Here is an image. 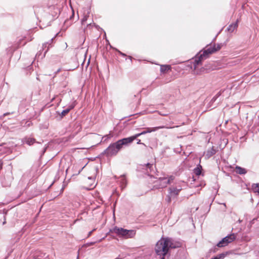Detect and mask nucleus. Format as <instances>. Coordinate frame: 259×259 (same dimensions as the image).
I'll use <instances>...</instances> for the list:
<instances>
[{
    "instance_id": "f257e3e1",
    "label": "nucleus",
    "mask_w": 259,
    "mask_h": 259,
    "mask_svg": "<svg viewBox=\"0 0 259 259\" xmlns=\"http://www.w3.org/2000/svg\"><path fill=\"white\" fill-rule=\"evenodd\" d=\"M179 246V243L175 242L172 238L162 237L157 242L155 250L157 255L162 256L160 259H165L164 256L170 248H176Z\"/></svg>"
},
{
    "instance_id": "f03ea898",
    "label": "nucleus",
    "mask_w": 259,
    "mask_h": 259,
    "mask_svg": "<svg viewBox=\"0 0 259 259\" xmlns=\"http://www.w3.org/2000/svg\"><path fill=\"white\" fill-rule=\"evenodd\" d=\"M201 52H200L196 56L195 61L194 62V73L197 75H200L204 73L207 72V69L204 67L199 68V65L201 63V62L206 59V58H200V56L201 55Z\"/></svg>"
},
{
    "instance_id": "7ed1b4c3",
    "label": "nucleus",
    "mask_w": 259,
    "mask_h": 259,
    "mask_svg": "<svg viewBox=\"0 0 259 259\" xmlns=\"http://www.w3.org/2000/svg\"><path fill=\"white\" fill-rule=\"evenodd\" d=\"M114 232L119 237H123L125 238H133L136 234L135 231L132 230H126L122 228L115 227Z\"/></svg>"
},
{
    "instance_id": "20e7f679",
    "label": "nucleus",
    "mask_w": 259,
    "mask_h": 259,
    "mask_svg": "<svg viewBox=\"0 0 259 259\" xmlns=\"http://www.w3.org/2000/svg\"><path fill=\"white\" fill-rule=\"evenodd\" d=\"M222 47V44H214L212 47L210 46L203 51H201L202 54L200 56V58H207L210 54L220 50Z\"/></svg>"
},
{
    "instance_id": "39448f33",
    "label": "nucleus",
    "mask_w": 259,
    "mask_h": 259,
    "mask_svg": "<svg viewBox=\"0 0 259 259\" xmlns=\"http://www.w3.org/2000/svg\"><path fill=\"white\" fill-rule=\"evenodd\" d=\"M121 150L117 141L111 144L104 151V153L108 156L116 155L119 151Z\"/></svg>"
},
{
    "instance_id": "423d86ee",
    "label": "nucleus",
    "mask_w": 259,
    "mask_h": 259,
    "mask_svg": "<svg viewBox=\"0 0 259 259\" xmlns=\"http://www.w3.org/2000/svg\"><path fill=\"white\" fill-rule=\"evenodd\" d=\"M174 180V177L170 176L167 177H163L159 178L156 182L158 188H163L167 186L168 184H170Z\"/></svg>"
},
{
    "instance_id": "0eeeda50",
    "label": "nucleus",
    "mask_w": 259,
    "mask_h": 259,
    "mask_svg": "<svg viewBox=\"0 0 259 259\" xmlns=\"http://www.w3.org/2000/svg\"><path fill=\"white\" fill-rule=\"evenodd\" d=\"M236 238V235L233 233L230 234L222 239L217 245L219 247L227 246L229 243L232 242Z\"/></svg>"
},
{
    "instance_id": "6e6552de",
    "label": "nucleus",
    "mask_w": 259,
    "mask_h": 259,
    "mask_svg": "<svg viewBox=\"0 0 259 259\" xmlns=\"http://www.w3.org/2000/svg\"><path fill=\"white\" fill-rule=\"evenodd\" d=\"M177 127H179V126L177 125V126H167V125H164V126H160L154 127H152V128L147 127L146 128L145 131H143L142 132V134L143 135H145V134H146L147 133H151L152 132H155V131H157L158 129H161V128H172Z\"/></svg>"
},
{
    "instance_id": "1a4fd4ad",
    "label": "nucleus",
    "mask_w": 259,
    "mask_h": 259,
    "mask_svg": "<svg viewBox=\"0 0 259 259\" xmlns=\"http://www.w3.org/2000/svg\"><path fill=\"white\" fill-rule=\"evenodd\" d=\"M133 141L134 140H133L132 138L130 137L118 140L117 143L121 149L123 146H127L131 144Z\"/></svg>"
},
{
    "instance_id": "9d476101",
    "label": "nucleus",
    "mask_w": 259,
    "mask_h": 259,
    "mask_svg": "<svg viewBox=\"0 0 259 259\" xmlns=\"http://www.w3.org/2000/svg\"><path fill=\"white\" fill-rule=\"evenodd\" d=\"M152 167V164L148 163L147 164H145L144 165H141L139 167V168H142L143 169H145V171H144V172H145L146 174L149 175L151 171V168Z\"/></svg>"
},
{
    "instance_id": "9b49d317",
    "label": "nucleus",
    "mask_w": 259,
    "mask_h": 259,
    "mask_svg": "<svg viewBox=\"0 0 259 259\" xmlns=\"http://www.w3.org/2000/svg\"><path fill=\"white\" fill-rule=\"evenodd\" d=\"M182 190L181 187H170L169 188V193L171 196H176Z\"/></svg>"
},
{
    "instance_id": "f8f14e48",
    "label": "nucleus",
    "mask_w": 259,
    "mask_h": 259,
    "mask_svg": "<svg viewBox=\"0 0 259 259\" xmlns=\"http://www.w3.org/2000/svg\"><path fill=\"white\" fill-rule=\"evenodd\" d=\"M217 152L216 150L214 148V147H212L210 149H208L204 153V156L206 158L208 159Z\"/></svg>"
},
{
    "instance_id": "ddd939ff",
    "label": "nucleus",
    "mask_w": 259,
    "mask_h": 259,
    "mask_svg": "<svg viewBox=\"0 0 259 259\" xmlns=\"http://www.w3.org/2000/svg\"><path fill=\"white\" fill-rule=\"evenodd\" d=\"M238 20H237L236 22L230 24L227 28L228 31L230 32H233L238 27Z\"/></svg>"
},
{
    "instance_id": "4468645a",
    "label": "nucleus",
    "mask_w": 259,
    "mask_h": 259,
    "mask_svg": "<svg viewBox=\"0 0 259 259\" xmlns=\"http://www.w3.org/2000/svg\"><path fill=\"white\" fill-rule=\"evenodd\" d=\"M23 143L25 142L27 145L30 146L35 142V140L32 138H26L23 140Z\"/></svg>"
},
{
    "instance_id": "2eb2a0df",
    "label": "nucleus",
    "mask_w": 259,
    "mask_h": 259,
    "mask_svg": "<svg viewBox=\"0 0 259 259\" xmlns=\"http://www.w3.org/2000/svg\"><path fill=\"white\" fill-rule=\"evenodd\" d=\"M75 104L74 103H72L71 105H70L68 108L66 109L65 110H64L61 112V115L62 116H65L66 114H67L70 110L73 109Z\"/></svg>"
},
{
    "instance_id": "dca6fc26",
    "label": "nucleus",
    "mask_w": 259,
    "mask_h": 259,
    "mask_svg": "<svg viewBox=\"0 0 259 259\" xmlns=\"http://www.w3.org/2000/svg\"><path fill=\"white\" fill-rule=\"evenodd\" d=\"M236 172L240 175H244L247 172V171L245 168L240 167L239 166H237L236 167Z\"/></svg>"
},
{
    "instance_id": "f3484780",
    "label": "nucleus",
    "mask_w": 259,
    "mask_h": 259,
    "mask_svg": "<svg viewBox=\"0 0 259 259\" xmlns=\"http://www.w3.org/2000/svg\"><path fill=\"white\" fill-rule=\"evenodd\" d=\"M202 167L200 165H199L197 167H196L194 170V172L196 176L200 175L201 173Z\"/></svg>"
},
{
    "instance_id": "a211bd4d",
    "label": "nucleus",
    "mask_w": 259,
    "mask_h": 259,
    "mask_svg": "<svg viewBox=\"0 0 259 259\" xmlns=\"http://www.w3.org/2000/svg\"><path fill=\"white\" fill-rule=\"evenodd\" d=\"M120 181L121 188H124L126 184V181L124 176H121Z\"/></svg>"
},
{
    "instance_id": "6ab92c4d",
    "label": "nucleus",
    "mask_w": 259,
    "mask_h": 259,
    "mask_svg": "<svg viewBox=\"0 0 259 259\" xmlns=\"http://www.w3.org/2000/svg\"><path fill=\"white\" fill-rule=\"evenodd\" d=\"M170 67L169 65H161L160 67V71L161 72H164L166 71L169 70Z\"/></svg>"
},
{
    "instance_id": "aec40b11",
    "label": "nucleus",
    "mask_w": 259,
    "mask_h": 259,
    "mask_svg": "<svg viewBox=\"0 0 259 259\" xmlns=\"http://www.w3.org/2000/svg\"><path fill=\"white\" fill-rule=\"evenodd\" d=\"M113 137L112 134H111V132H110V133L108 135H106L104 136L102 139H104V141H107L108 139L111 138Z\"/></svg>"
},
{
    "instance_id": "412c9836",
    "label": "nucleus",
    "mask_w": 259,
    "mask_h": 259,
    "mask_svg": "<svg viewBox=\"0 0 259 259\" xmlns=\"http://www.w3.org/2000/svg\"><path fill=\"white\" fill-rule=\"evenodd\" d=\"M222 91H220L219 92L217 93V94L213 97V98L211 100V102H214L217 100V99L220 97L222 94Z\"/></svg>"
},
{
    "instance_id": "4be33fe9",
    "label": "nucleus",
    "mask_w": 259,
    "mask_h": 259,
    "mask_svg": "<svg viewBox=\"0 0 259 259\" xmlns=\"http://www.w3.org/2000/svg\"><path fill=\"white\" fill-rule=\"evenodd\" d=\"M222 91H220L219 92L217 93V94L213 97V98L211 100V102H214L217 100V99L220 97L222 94Z\"/></svg>"
},
{
    "instance_id": "5701e85b",
    "label": "nucleus",
    "mask_w": 259,
    "mask_h": 259,
    "mask_svg": "<svg viewBox=\"0 0 259 259\" xmlns=\"http://www.w3.org/2000/svg\"><path fill=\"white\" fill-rule=\"evenodd\" d=\"M253 190L255 192L259 193V184H257L253 186Z\"/></svg>"
},
{
    "instance_id": "b1692460",
    "label": "nucleus",
    "mask_w": 259,
    "mask_h": 259,
    "mask_svg": "<svg viewBox=\"0 0 259 259\" xmlns=\"http://www.w3.org/2000/svg\"><path fill=\"white\" fill-rule=\"evenodd\" d=\"M88 17H89V16L86 15H85L83 18H82V20H81V24L82 25H84L86 21H87L88 19Z\"/></svg>"
},
{
    "instance_id": "393cba45",
    "label": "nucleus",
    "mask_w": 259,
    "mask_h": 259,
    "mask_svg": "<svg viewBox=\"0 0 259 259\" xmlns=\"http://www.w3.org/2000/svg\"><path fill=\"white\" fill-rule=\"evenodd\" d=\"M143 135L142 134V132L140 133L137 134L133 136H131L133 140L134 141L136 139H137L138 137H140V136Z\"/></svg>"
},
{
    "instance_id": "a878e982",
    "label": "nucleus",
    "mask_w": 259,
    "mask_h": 259,
    "mask_svg": "<svg viewBox=\"0 0 259 259\" xmlns=\"http://www.w3.org/2000/svg\"><path fill=\"white\" fill-rule=\"evenodd\" d=\"M172 196L169 194L166 197L165 200L167 203H170L171 202V197Z\"/></svg>"
},
{
    "instance_id": "bb28decb",
    "label": "nucleus",
    "mask_w": 259,
    "mask_h": 259,
    "mask_svg": "<svg viewBox=\"0 0 259 259\" xmlns=\"http://www.w3.org/2000/svg\"><path fill=\"white\" fill-rule=\"evenodd\" d=\"M118 53L122 56H125L126 55L122 52H121L120 51H118Z\"/></svg>"
},
{
    "instance_id": "cd10ccee",
    "label": "nucleus",
    "mask_w": 259,
    "mask_h": 259,
    "mask_svg": "<svg viewBox=\"0 0 259 259\" xmlns=\"http://www.w3.org/2000/svg\"><path fill=\"white\" fill-rule=\"evenodd\" d=\"M48 45H49V43H48V42H47V43H46V44H44L43 45V47L46 48V47H47V46H48Z\"/></svg>"
},
{
    "instance_id": "c85d7f7f",
    "label": "nucleus",
    "mask_w": 259,
    "mask_h": 259,
    "mask_svg": "<svg viewBox=\"0 0 259 259\" xmlns=\"http://www.w3.org/2000/svg\"><path fill=\"white\" fill-rule=\"evenodd\" d=\"M92 26V23L91 22H90V23H88L87 24V27H91Z\"/></svg>"
},
{
    "instance_id": "c756f323",
    "label": "nucleus",
    "mask_w": 259,
    "mask_h": 259,
    "mask_svg": "<svg viewBox=\"0 0 259 259\" xmlns=\"http://www.w3.org/2000/svg\"><path fill=\"white\" fill-rule=\"evenodd\" d=\"M137 144H143V145H144L143 143H142L141 142V140H138V141L137 142Z\"/></svg>"
},
{
    "instance_id": "7c9ffc66",
    "label": "nucleus",
    "mask_w": 259,
    "mask_h": 259,
    "mask_svg": "<svg viewBox=\"0 0 259 259\" xmlns=\"http://www.w3.org/2000/svg\"><path fill=\"white\" fill-rule=\"evenodd\" d=\"M159 114H160L161 115H163V116H166V115H168V114H167V113H166V114H165V113L162 114L160 112H159Z\"/></svg>"
},
{
    "instance_id": "2f4dec72",
    "label": "nucleus",
    "mask_w": 259,
    "mask_h": 259,
    "mask_svg": "<svg viewBox=\"0 0 259 259\" xmlns=\"http://www.w3.org/2000/svg\"><path fill=\"white\" fill-rule=\"evenodd\" d=\"M61 71V68H59L57 71L55 72L56 74L58 73Z\"/></svg>"
},
{
    "instance_id": "473e14b6",
    "label": "nucleus",
    "mask_w": 259,
    "mask_h": 259,
    "mask_svg": "<svg viewBox=\"0 0 259 259\" xmlns=\"http://www.w3.org/2000/svg\"><path fill=\"white\" fill-rule=\"evenodd\" d=\"M95 230H92V231L90 232L89 233V236L91 235V234L92 233V232L94 231Z\"/></svg>"
},
{
    "instance_id": "72a5a7b5",
    "label": "nucleus",
    "mask_w": 259,
    "mask_h": 259,
    "mask_svg": "<svg viewBox=\"0 0 259 259\" xmlns=\"http://www.w3.org/2000/svg\"><path fill=\"white\" fill-rule=\"evenodd\" d=\"M48 49H49V47H48V48L47 49V50L45 51V53L48 51Z\"/></svg>"
},
{
    "instance_id": "f704fd0d",
    "label": "nucleus",
    "mask_w": 259,
    "mask_h": 259,
    "mask_svg": "<svg viewBox=\"0 0 259 259\" xmlns=\"http://www.w3.org/2000/svg\"><path fill=\"white\" fill-rule=\"evenodd\" d=\"M88 179L92 180V178L91 177H88Z\"/></svg>"
},
{
    "instance_id": "c9c22d12",
    "label": "nucleus",
    "mask_w": 259,
    "mask_h": 259,
    "mask_svg": "<svg viewBox=\"0 0 259 259\" xmlns=\"http://www.w3.org/2000/svg\"><path fill=\"white\" fill-rule=\"evenodd\" d=\"M7 114H8V113H6V114H4V115H6Z\"/></svg>"
}]
</instances>
